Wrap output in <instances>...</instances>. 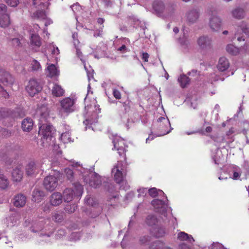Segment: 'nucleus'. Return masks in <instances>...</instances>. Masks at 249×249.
I'll return each mask as SVG.
<instances>
[{
    "mask_svg": "<svg viewBox=\"0 0 249 249\" xmlns=\"http://www.w3.org/2000/svg\"><path fill=\"white\" fill-rule=\"evenodd\" d=\"M114 147L113 150H116L120 157H122L124 160H126V145L124 140L119 136H115L112 140Z\"/></svg>",
    "mask_w": 249,
    "mask_h": 249,
    "instance_id": "nucleus-1",
    "label": "nucleus"
},
{
    "mask_svg": "<svg viewBox=\"0 0 249 249\" xmlns=\"http://www.w3.org/2000/svg\"><path fill=\"white\" fill-rule=\"evenodd\" d=\"M209 14L211 15L210 18L209 25L210 28L214 31H218L221 26V20L219 17L216 16L217 12L215 10H210Z\"/></svg>",
    "mask_w": 249,
    "mask_h": 249,
    "instance_id": "nucleus-2",
    "label": "nucleus"
},
{
    "mask_svg": "<svg viewBox=\"0 0 249 249\" xmlns=\"http://www.w3.org/2000/svg\"><path fill=\"white\" fill-rule=\"evenodd\" d=\"M42 89V87L40 84L35 79H31L26 87V90L29 94L32 96H34L37 94Z\"/></svg>",
    "mask_w": 249,
    "mask_h": 249,
    "instance_id": "nucleus-3",
    "label": "nucleus"
},
{
    "mask_svg": "<svg viewBox=\"0 0 249 249\" xmlns=\"http://www.w3.org/2000/svg\"><path fill=\"white\" fill-rule=\"evenodd\" d=\"M235 36L238 41H244L245 38L249 37V29L245 22H242L241 24L238 27Z\"/></svg>",
    "mask_w": 249,
    "mask_h": 249,
    "instance_id": "nucleus-4",
    "label": "nucleus"
},
{
    "mask_svg": "<svg viewBox=\"0 0 249 249\" xmlns=\"http://www.w3.org/2000/svg\"><path fill=\"white\" fill-rule=\"evenodd\" d=\"M75 101L70 97H66L60 101V105L62 111L70 113L74 110Z\"/></svg>",
    "mask_w": 249,
    "mask_h": 249,
    "instance_id": "nucleus-5",
    "label": "nucleus"
},
{
    "mask_svg": "<svg viewBox=\"0 0 249 249\" xmlns=\"http://www.w3.org/2000/svg\"><path fill=\"white\" fill-rule=\"evenodd\" d=\"M52 129L53 126L47 124H43L39 127V133L47 142L51 141L53 138Z\"/></svg>",
    "mask_w": 249,
    "mask_h": 249,
    "instance_id": "nucleus-6",
    "label": "nucleus"
},
{
    "mask_svg": "<svg viewBox=\"0 0 249 249\" xmlns=\"http://www.w3.org/2000/svg\"><path fill=\"white\" fill-rule=\"evenodd\" d=\"M58 179L54 176L50 175L47 176L44 179L43 185L45 188L50 191H53L57 187Z\"/></svg>",
    "mask_w": 249,
    "mask_h": 249,
    "instance_id": "nucleus-7",
    "label": "nucleus"
},
{
    "mask_svg": "<svg viewBox=\"0 0 249 249\" xmlns=\"http://www.w3.org/2000/svg\"><path fill=\"white\" fill-rule=\"evenodd\" d=\"M41 164L39 162L31 160L26 166L25 170L28 176H31L35 174L38 173L41 168Z\"/></svg>",
    "mask_w": 249,
    "mask_h": 249,
    "instance_id": "nucleus-8",
    "label": "nucleus"
},
{
    "mask_svg": "<svg viewBox=\"0 0 249 249\" xmlns=\"http://www.w3.org/2000/svg\"><path fill=\"white\" fill-rule=\"evenodd\" d=\"M159 130L160 131V135H164L170 132L168 129L170 125V122L164 117H160L158 120Z\"/></svg>",
    "mask_w": 249,
    "mask_h": 249,
    "instance_id": "nucleus-9",
    "label": "nucleus"
},
{
    "mask_svg": "<svg viewBox=\"0 0 249 249\" xmlns=\"http://www.w3.org/2000/svg\"><path fill=\"white\" fill-rule=\"evenodd\" d=\"M122 162L119 161L112 170V172L114 173V179L117 183H120L123 180L124 176L122 173Z\"/></svg>",
    "mask_w": 249,
    "mask_h": 249,
    "instance_id": "nucleus-10",
    "label": "nucleus"
},
{
    "mask_svg": "<svg viewBox=\"0 0 249 249\" xmlns=\"http://www.w3.org/2000/svg\"><path fill=\"white\" fill-rule=\"evenodd\" d=\"M153 7L157 14H169V8L165 7L163 2L160 0H156L153 4Z\"/></svg>",
    "mask_w": 249,
    "mask_h": 249,
    "instance_id": "nucleus-11",
    "label": "nucleus"
},
{
    "mask_svg": "<svg viewBox=\"0 0 249 249\" xmlns=\"http://www.w3.org/2000/svg\"><path fill=\"white\" fill-rule=\"evenodd\" d=\"M0 82L4 85L8 86L13 83V79L9 73L0 71Z\"/></svg>",
    "mask_w": 249,
    "mask_h": 249,
    "instance_id": "nucleus-12",
    "label": "nucleus"
},
{
    "mask_svg": "<svg viewBox=\"0 0 249 249\" xmlns=\"http://www.w3.org/2000/svg\"><path fill=\"white\" fill-rule=\"evenodd\" d=\"M63 196L60 193L54 192L50 197V202L53 206H57L62 203Z\"/></svg>",
    "mask_w": 249,
    "mask_h": 249,
    "instance_id": "nucleus-13",
    "label": "nucleus"
},
{
    "mask_svg": "<svg viewBox=\"0 0 249 249\" xmlns=\"http://www.w3.org/2000/svg\"><path fill=\"white\" fill-rule=\"evenodd\" d=\"M197 43L202 49H209L211 47L212 40L208 36H202L198 39Z\"/></svg>",
    "mask_w": 249,
    "mask_h": 249,
    "instance_id": "nucleus-14",
    "label": "nucleus"
},
{
    "mask_svg": "<svg viewBox=\"0 0 249 249\" xmlns=\"http://www.w3.org/2000/svg\"><path fill=\"white\" fill-rule=\"evenodd\" d=\"M102 183L101 177L97 174H93L91 175L89 181V185L94 188L98 187Z\"/></svg>",
    "mask_w": 249,
    "mask_h": 249,
    "instance_id": "nucleus-15",
    "label": "nucleus"
},
{
    "mask_svg": "<svg viewBox=\"0 0 249 249\" xmlns=\"http://www.w3.org/2000/svg\"><path fill=\"white\" fill-rule=\"evenodd\" d=\"M33 121L30 118H26L22 122L21 127L24 131L30 132L33 129Z\"/></svg>",
    "mask_w": 249,
    "mask_h": 249,
    "instance_id": "nucleus-16",
    "label": "nucleus"
},
{
    "mask_svg": "<svg viewBox=\"0 0 249 249\" xmlns=\"http://www.w3.org/2000/svg\"><path fill=\"white\" fill-rule=\"evenodd\" d=\"M199 13L196 10L188 12L186 15L187 21L189 23H194L199 18Z\"/></svg>",
    "mask_w": 249,
    "mask_h": 249,
    "instance_id": "nucleus-17",
    "label": "nucleus"
},
{
    "mask_svg": "<svg viewBox=\"0 0 249 249\" xmlns=\"http://www.w3.org/2000/svg\"><path fill=\"white\" fill-rule=\"evenodd\" d=\"M229 67L230 63L226 57H222L219 58L217 65V68L219 71H224L227 70Z\"/></svg>",
    "mask_w": 249,
    "mask_h": 249,
    "instance_id": "nucleus-18",
    "label": "nucleus"
},
{
    "mask_svg": "<svg viewBox=\"0 0 249 249\" xmlns=\"http://www.w3.org/2000/svg\"><path fill=\"white\" fill-rule=\"evenodd\" d=\"M47 75L51 78L57 77L59 74V71L56 66L53 64L49 65L47 68Z\"/></svg>",
    "mask_w": 249,
    "mask_h": 249,
    "instance_id": "nucleus-19",
    "label": "nucleus"
},
{
    "mask_svg": "<svg viewBox=\"0 0 249 249\" xmlns=\"http://www.w3.org/2000/svg\"><path fill=\"white\" fill-rule=\"evenodd\" d=\"M30 40V45L32 47L39 48L41 45L40 37L37 34H32Z\"/></svg>",
    "mask_w": 249,
    "mask_h": 249,
    "instance_id": "nucleus-20",
    "label": "nucleus"
},
{
    "mask_svg": "<svg viewBox=\"0 0 249 249\" xmlns=\"http://www.w3.org/2000/svg\"><path fill=\"white\" fill-rule=\"evenodd\" d=\"M44 196V192L37 189H35L33 192L32 200L35 202H39Z\"/></svg>",
    "mask_w": 249,
    "mask_h": 249,
    "instance_id": "nucleus-21",
    "label": "nucleus"
},
{
    "mask_svg": "<svg viewBox=\"0 0 249 249\" xmlns=\"http://www.w3.org/2000/svg\"><path fill=\"white\" fill-rule=\"evenodd\" d=\"M37 113L40 116V119L46 120L49 116V111L47 107L45 106H41L37 110Z\"/></svg>",
    "mask_w": 249,
    "mask_h": 249,
    "instance_id": "nucleus-22",
    "label": "nucleus"
},
{
    "mask_svg": "<svg viewBox=\"0 0 249 249\" xmlns=\"http://www.w3.org/2000/svg\"><path fill=\"white\" fill-rule=\"evenodd\" d=\"M52 93L54 96L61 97L64 95V90L62 88L61 86L55 84L53 87Z\"/></svg>",
    "mask_w": 249,
    "mask_h": 249,
    "instance_id": "nucleus-23",
    "label": "nucleus"
},
{
    "mask_svg": "<svg viewBox=\"0 0 249 249\" xmlns=\"http://www.w3.org/2000/svg\"><path fill=\"white\" fill-rule=\"evenodd\" d=\"M74 195V190L71 188H66L63 192V197L65 201L70 202L73 199Z\"/></svg>",
    "mask_w": 249,
    "mask_h": 249,
    "instance_id": "nucleus-24",
    "label": "nucleus"
},
{
    "mask_svg": "<svg viewBox=\"0 0 249 249\" xmlns=\"http://www.w3.org/2000/svg\"><path fill=\"white\" fill-rule=\"evenodd\" d=\"M226 49L229 53L232 55H237L239 53V49L232 44H228Z\"/></svg>",
    "mask_w": 249,
    "mask_h": 249,
    "instance_id": "nucleus-25",
    "label": "nucleus"
},
{
    "mask_svg": "<svg viewBox=\"0 0 249 249\" xmlns=\"http://www.w3.org/2000/svg\"><path fill=\"white\" fill-rule=\"evenodd\" d=\"M190 80L189 78L184 74L181 75L178 78V81L182 88L186 87L189 84Z\"/></svg>",
    "mask_w": 249,
    "mask_h": 249,
    "instance_id": "nucleus-26",
    "label": "nucleus"
},
{
    "mask_svg": "<svg viewBox=\"0 0 249 249\" xmlns=\"http://www.w3.org/2000/svg\"><path fill=\"white\" fill-rule=\"evenodd\" d=\"M178 238L181 241H189L191 242V240L194 242L195 240L191 235L185 232H179L178 234Z\"/></svg>",
    "mask_w": 249,
    "mask_h": 249,
    "instance_id": "nucleus-27",
    "label": "nucleus"
},
{
    "mask_svg": "<svg viewBox=\"0 0 249 249\" xmlns=\"http://www.w3.org/2000/svg\"><path fill=\"white\" fill-rule=\"evenodd\" d=\"M9 23L10 19L8 14H3L0 16V26L1 27H6Z\"/></svg>",
    "mask_w": 249,
    "mask_h": 249,
    "instance_id": "nucleus-28",
    "label": "nucleus"
},
{
    "mask_svg": "<svg viewBox=\"0 0 249 249\" xmlns=\"http://www.w3.org/2000/svg\"><path fill=\"white\" fill-rule=\"evenodd\" d=\"M150 249H171L165 246V244L160 241L154 242L150 247Z\"/></svg>",
    "mask_w": 249,
    "mask_h": 249,
    "instance_id": "nucleus-29",
    "label": "nucleus"
},
{
    "mask_svg": "<svg viewBox=\"0 0 249 249\" xmlns=\"http://www.w3.org/2000/svg\"><path fill=\"white\" fill-rule=\"evenodd\" d=\"M151 204L155 210L159 211L160 209L162 208L164 206L165 203L163 200L156 199L152 201Z\"/></svg>",
    "mask_w": 249,
    "mask_h": 249,
    "instance_id": "nucleus-30",
    "label": "nucleus"
},
{
    "mask_svg": "<svg viewBox=\"0 0 249 249\" xmlns=\"http://www.w3.org/2000/svg\"><path fill=\"white\" fill-rule=\"evenodd\" d=\"M26 202V197L22 195L19 194L17 196V207H23Z\"/></svg>",
    "mask_w": 249,
    "mask_h": 249,
    "instance_id": "nucleus-31",
    "label": "nucleus"
},
{
    "mask_svg": "<svg viewBox=\"0 0 249 249\" xmlns=\"http://www.w3.org/2000/svg\"><path fill=\"white\" fill-rule=\"evenodd\" d=\"M232 14L234 18L241 19L244 17L245 11L242 8H236L232 11Z\"/></svg>",
    "mask_w": 249,
    "mask_h": 249,
    "instance_id": "nucleus-32",
    "label": "nucleus"
},
{
    "mask_svg": "<svg viewBox=\"0 0 249 249\" xmlns=\"http://www.w3.org/2000/svg\"><path fill=\"white\" fill-rule=\"evenodd\" d=\"M145 222L148 226H152L158 223V219L154 215H148L146 218Z\"/></svg>",
    "mask_w": 249,
    "mask_h": 249,
    "instance_id": "nucleus-33",
    "label": "nucleus"
},
{
    "mask_svg": "<svg viewBox=\"0 0 249 249\" xmlns=\"http://www.w3.org/2000/svg\"><path fill=\"white\" fill-rule=\"evenodd\" d=\"M13 113L14 112L9 109L1 108L0 109V118L11 117Z\"/></svg>",
    "mask_w": 249,
    "mask_h": 249,
    "instance_id": "nucleus-34",
    "label": "nucleus"
},
{
    "mask_svg": "<svg viewBox=\"0 0 249 249\" xmlns=\"http://www.w3.org/2000/svg\"><path fill=\"white\" fill-rule=\"evenodd\" d=\"M33 17L37 19H44L46 18L45 12L43 10H37L33 14Z\"/></svg>",
    "mask_w": 249,
    "mask_h": 249,
    "instance_id": "nucleus-35",
    "label": "nucleus"
},
{
    "mask_svg": "<svg viewBox=\"0 0 249 249\" xmlns=\"http://www.w3.org/2000/svg\"><path fill=\"white\" fill-rule=\"evenodd\" d=\"M61 139L64 143H68L71 141V134L69 131L62 133Z\"/></svg>",
    "mask_w": 249,
    "mask_h": 249,
    "instance_id": "nucleus-36",
    "label": "nucleus"
},
{
    "mask_svg": "<svg viewBox=\"0 0 249 249\" xmlns=\"http://www.w3.org/2000/svg\"><path fill=\"white\" fill-rule=\"evenodd\" d=\"M74 195L80 196L83 193V187L79 183H75L74 185Z\"/></svg>",
    "mask_w": 249,
    "mask_h": 249,
    "instance_id": "nucleus-37",
    "label": "nucleus"
},
{
    "mask_svg": "<svg viewBox=\"0 0 249 249\" xmlns=\"http://www.w3.org/2000/svg\"><path fill=\"white\" fill-rule=\"evenodd\" d=\"M23 168L22 166H20V165L18 166H17V182L20 181L23 178Z\"/></svg>",
    "mask_w": 249,
    "mask_h": 249,
    "instance_id": "nucleus-38",
    "label": "nucleus"
},
{
    "mask_svg": "<svg viewBox=\"0 0 249 249\" xmlns=\"http://www.w3.org/2000/svg\"><path fill=\"white\" fill-rule=\"evenodd\" d=\"M8 183V181L6 177L3 175H0V187L2 189H5L7 187Z\"/></svg>",
    "mask_w": 249,
    "mask_h": 249,
    "instance_id": "nucleus-39",
    "label": "nucleus"
},
{
    "mask_svg": "<svg viewBox=\"0 0 249 249\" xmlns=\"http://www.w3.org/2000/svg\"><path fill=\"white\" fill-rule=\"evenodd\" d=\"M53 220L56 222H61L63 220V215L62 213H55L52 216Z\"/></svg>",
    "mask_w": 249,
    "mask_h": 249,
    "instance_id": "nucleus-40",
    "label": "nucleus"
},
{
    "mask_svg": "<svg viewBox=\"0 0 249 249\" xmlns=\"http://www.w3.org/2000/svg\"><path fill=\"white\" fill-rule=\"evenodd\" d=\"M64 173L67 179L71 181L73 178V171L70 168H66L64 170Z\"/></svg>",
    "mask_w": 249,
    "mask_h": 249,
    "instance_id": "nucleus-41",
    "label": "nucleus"
},
{
    "mask_svg": "<svg viewBox=\"0 0 249 249\" xmlns=\"http://www.w3.org/2000/svg\"><path fill=\"white\" fill-rule=\"evenodd\" d=\"M76 208V205L74 204H67L66 205L65 207V210L66 212L68 213H72L74 212L75 209Z\"/></svg>",
    "mask_w": 249,
    "mask_h": 249,
    "instance_id": "nucleus-42",
    "label": "nucleus"
},
{
    "mask_svg": "<svg viewBox=\"0 0 249 249\" xmlns=\"http://www.w3.org/2000/svg\"><path fill=\"white\" fill-rule=\"evenodd\" d=\"M165 234V230L162 228H159L157 229V231L154 233V235L156 237H162Z\"/></svg>",
    "mask_w": 249,
    "mask_h": 249,
    "instance_id": "nucleus-43",
    "label": "nucleus"
},
{
    "mask_svg": "<svg viewBox=\"0 0 249 249\" xmlns=\"http://www.w3.org/2000/svg\"><path fill=\"white\" fill-rule=\"evenodd\" d=\"M211 138L215 142H216L219 143H226L227 142L225 140V138L224 137H222L221 140H219L218 137L214 136H211Z\"/></svg>",
    "mask_w": 249,
    "mask_h": 249,
    "instance_id": "nucleus-44",
    "label": "nucleus"
},
{
    "mask_svg": "<svg viewBox=\"0 0 249 249\" xmlns=\"http://www.w3.org/2000/svg\"><path fill=\"white\" fill-rule=\"evenodd\" d=\"M148 193L150 196L153 197L158 196L159 193L157 189L155 188H153L149 189Z\"/></svg>",
    "mask_w": 249,
    "mask_h": 249,
    "instance_id": "nucleus-45",
    "label": "nucleus"
},
{
    "mask_svg": "<svg viewBox=\"0 0 249 249\" xmlns=\"http://www.w3.org/2000/svg\"><path fill=\"white\" fill-rule=\"evenodd\" d=\"M32 65L33 70L37 71L41 68L40 63L36 60H34L32 61Z\"/></svg>",
    "mask_w": 249,
    "mask_h": 249,
    "instance_id": "nucleus-46",
    "label": "nucleus"
},
{
    "mask_svg": "<svg viewBox=\"0 0 249 249\" xmlns=\"http://www.w3.org/2000/svg\"><path fill=\"white\" fill-rule=\"evenodd\" d=\"M113 95L116 99H120L121 98V94L118 89H114L113 91Z\"/></svg>",
    "mask_w": 249,
    "mask_h": 249,
    "instance_id": "nucleus-47",
    "label": "nucleus"
},
{
    "mask_svg": "<svg viewBox=\"0 0 249 249\" xmlns=\"http://www.w3.org/2000/svg\"><path fill=\"white\" fill-rule=\"evenodd\" d=\"M104 25L100 27L95 33L94 36H101L103 32Z\"/></svg>",
    "mask_w": 249,
    "mask_h": 249,
    "instance_id": "nucleus-48",
    "label": "nucleus"
},
{
    "mask_svg": "<svg viewBox=\"0 0 249 249\" xmlns=\"http://www.w3.org/2000/svg\"><path fill=\"white\" fill-rule=\"evenodd\" d=\"M6 6L4 4H0V15L6 14Z\"/></svg>",
    "mask_w": 249,
    "mask_h": 249,
    "instance_id": "nucleus-49",
    "label": "nucleus"
},
{
    "mask_svg": "<svg viewBox=\"0 0 249 249\" xmlns=\"http://www.w3.org/2000/svg\"><path fill=\"white\" fill-rule=\"evenodd\" d=\"M42 209L44 212H49L50 210V206L47 203H43L42 205Z\"/></svg>",
    "mask_w": 249,
    "mask_h": 249,
    "instance_id": "nucleus-50",
    "label": "nucleus"
},
{
    "mask_svg": "<svg viewBox=\"0 0 249 249\" xmlns=\"http://www.w3.org/2000/svg\"><path fill=\"white\" fill-rule=\"evenodd\" d=\"M150 240V237L148 236H144L141 237L140 242L142 244H144Z\"/></svg>",
    "mask_w": 249,
    "mask_h": 249,
    "instance_id": "nucleus-51",
    "label": "nucleus"
},
{
    "mask_svg": "<svg viewBox=\"0 0 249 249\" xmlns=\"http://www.w3.org/2000/svg\"><path fill=\"white\" fill-rule=\"evenodd\" d=\"M149 57V55L148 53L144 52L142 53V59L144 62H147L148 61Z\"/></svg>",
    "mask_w": 249,
    "mask_h": 249,
    "instance_id": "nucleus-52",
    "label": "nucleus"
},
{
    "mask_svg": "<svg viewBox=\"0 0 249 249\" xmlns=\"http://www.w3.org/2000/svg\"><path fill=\"white\" fill-rule=\"evenodd\" d=\"M76 54L78 56V57L80 58V59L82 61V62L84 64V68L85 69H86V64H85V62L84 60H83L82 58V57L83 56V54H82V52L80 51V50L79 49H76Z\"/></svg>",
    "mask_w": 249,
    "mask_h": 249,
    "instance_id": "nucleus-53",
    "label": "nucleus"
},
{
    "mask_svg": "<svg viewBox=\"0 0 249 249\" xmlns=\"http://www.w3.org/2000/svg\"><path fill=\"white\" fill-rule=\"evenodd\" d=\"M15 216V214H12L8 219V221H10V223H11V226H14L15 225V223L16 222Z\"/></svg>",
    "mask_w": 249,
    "mask_h": 249,
    "instance_id": "nucleus-54",
    "label": "nucleus"
},
{
    "mask_svg": "<svg viewBox=\"0 0 249 249\" xmlns=\"http://www.w3.org/2000/svg\"><path fill=\"white\" fill-rule=\"evenodd\" d=\"M123 107L125 112H128L130 109V106L129 105V102H125L123 103Z\"/></svg>",
    "mask_w": 249,
    "mask_h": 249,
    "instance_id": "nucleus-55",
    "label": "nucleus"
},
{
    "mask_svg": "<svg viewBox=\"0 0 249 249\" xmlns=\"http://www.w3.org/2000/svg\"><path fill=\"white\" fill-rule=\"evenodd\" d=\"M24 39L23 38V36H19L18 37H17V45H19L20 44H22L24 42Z\"/></svg>",
    "mask_w": 249,
    "mask_h": 249,
    "instance_id": "nucleus-56",
    "label": "nucleus"
},
{
    "mask_svg": "<svg viewBox=\"0 0 249 249\" xmlns=\"http://www.w3.org/2000/svg\"><path fill=\"white\" fill-rule=\"evenodd\" d=\"M6 3L12 6L15 7L16 6V0H5Z\"/></svg>",
    "mask_w": 249,
    "mask_h": 249,
    "instance_id": "nucleus-57",
    "label": "nucleus"
},
{
    "mask_svg": "<svg viewBox=\"0 0 249 249\" xmlns=\"http://www.w3.org/2000/svg\"><path fill=\"white\" fill-rule=\"evenodd\" d=\"M1 134L4 137H8L10 135V132L6 129H1Z\"/></svg>",
    "mask_w": 249,
    "mask_h": 249,
    "instance_id": "nucleus-58",
    "label": "nucleus"
},
{
    "mask_svg": "<svg viewBox=\"0 0 249 249\" xmlns=\"http://www.w3.org/2000/svg\"><path fill=\"white\" fill-rule=\"evenodd\" d=\"M59 53V50L57 47L55 48L53 47V50H52V53L53 54H58Z\"/></svg>",
    "mask_w": 249,
    "mask_h": 249,
    "instance_id": "nucleus-59",
    "label": "nucleus"
},
{
    "mask_svg": "<svg viewBox=\"0 0 249 249\" xmlns=\"http://www.w3.org/2000/svg\"><path fill=\"white\" fill-rule=\"evenodd\" d=\"M179 249H191L190 248L185 244H181L179 246Z\"/></svg>",
    "mask_w": 249,
    "mask_h": 249,
    "instance_id": "nucleus-60",
    "label": "nucleus"
},
{
    "mask_svg": "<svg viewBox=\"0 0 249 249\" xmlns=\"http://www.w3.org/2000/svg\"><path fill=\"white\" fill-rule=\"evenodd\" d=\"M126 50V47L125 45H122L120 48L118 49V50L122 52H124Z\"/></svg>",
    "mask_w": 249,
    "mask_h": 249,
    "instance_id": "nucleus-61",
    "label": "nucleus"
},
{
    "mask_svg": "<svg viewBox=\"0 0 249 249\" xmlns=\"http://www.w3.org/2000/svg\"><path fill=\"white\" fill-rule=\"evenodd\" d=\"M234 133V130L233 128H230L227 132H226V135L228 137L231 136V134H232Z\"/></svg>",
    "mask_w": 249,
    "mask_h": 249,
    "instance_id": "nucleus-62",
    "label": "nucleus"
},
{
    "mask_svg": "<svg viewBox=\"0 0 249 249\" xmlns=\"http://www.w3.org/2000/svg\"><path fill=\"white\" fill-rule=\"evenodd\" d=\"M104 22H105V19L103 18H99L97 19V23H98V24H99L100 25H103V24L104 23Z\"/></svg>",
    "mask_w": 249,
    "mask_h": 249,
    "instance_id": "nucleus-63",
    "label": "nucleus"
},
{
    "mask_svg": "<svg viewBox=\"0 0 249 249\" xmlns=\"http://www.w3.org/2000/svg\"><path fill=\"white\" fill-rule=\"evenodd\" d=\"M155 138L153 135H150L149 137L146 140V142L148 143L149 141L153 140Z\"/></svg>",
    "mask_w": 249,
    "mask_h": 249,
    "instance_id": "nucleus-64",
    "label": "nucleus"
}]
</instances>
